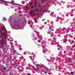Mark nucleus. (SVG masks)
Returning <instances> with one entry per match:
<instances>
[{"mask_svg": "<svg viewBox=\"0 0 75 75\" xmlns=\"http://www.w3.org/2000/svg\"><path fill=\"white\" fill-rule=\"evenodd\" d=\"M30 26L31 27L32 29H33L34 28V25H30Z\"/></svg>", "mask_w": 75, "mask_h": 75, "instance_id": "obj_6", "label": "nucleus"}, {"mask_svg": "<svg viewBox=\"0 0 75 75\" xmlns=\"http://www.w3.org/2000/svg\"><path fill=\"white\" fill-rule=\"evenodd\" d=\"M0 38H1L2 39V40H0L1 42H4V40L6 39V37H4V35L1 32H0Z\"/></svg>", "mask_w": 75, "mask_h": 75, "instance_id": "obj_1", "label": "nucleus"}, {"mask_svg": "<svg viewBox=\"0 0 75 75\" xmlns=\"http://www.w3.org/2000/svg\"><path fill=\"white\" fill-rule=\"evenodd\" d=\"M35 11V10H34L33 11H31V15H32V14H33V15L34 16H35V14H34V12Z\"/></svg>", "mask_w": 75, "mask_h": 75, "instance_id": "obj_3", "label": "nucleus"}, {"mask_svg": "<svg viewBox=\"0 0 75 75\" xmlns=\"http://www.w3.org/2000/svg\"><path fill=\"white\" fill-rule=\"evenodd\" d=\"M8 59H9V58H8Z\"/></svg>", "mask_w": 75, "mask_h": 75, "instance_id": "obj_33", "label": "nucleus"}, {"mask_svg": "<svg viewBox=\"0 0 75 75\" xmlns=\"http://www.w3.org/2000/svg\"><path fill=\"white\" fill-rule=\"evenodd\" d=\"M27 7V8H28V7Z\"/></svg>", "mask_w": 75, "mask_h": 75, "instance_id": "obj_40", "label": "nucleus"}, {"mask_svg": "<svg viewBox=\"0 0 75 75\" xmlns=\"http://www.w3.org/2000/svg\"><path fill=\"white\" fill-rule=\"evenodd\" d=\"M42 27H44V25L42 26Z\"/></svg>", "mask_w": 75, "mask_h": 75, "instance_id": "obj_22", "label": "nucleus"}, {"mask_svg": "<svg viewBox=\"0 0 75 75\" xmlns=\"http://www.w3.org/2000/svg\"><path fill=\"white\" fill-rule=\"evenodd\" d=\"M54 13L53 12H52V13H51L52 14H54Z\"/></svg>", "mask_w": 75, "mask_h": 75, "instance_id": "obj_15", "label": "nucleus"}, {"mask_svg": "<svg viewBox=\"0 0 75 75\" xmlns=\"http://www.w3.org/2000/svg\"><path fill=\"white\" fill-rule=\"evenodd\" d=\"M10 38L11 39V40H12V38H11V37H10Z\"/></svg>", "mask_w": 75, "mask_h": 75, "instance_id": "obj_18", "label": "nucleus"}, {"mask_svg": "<svg viewBox=\"0 0 75 75\" xmlns=\"http://www.w3.org/2000/svg\"><path fill=\"white\" fill-rule=\"evenodd\" d=\"M48 33V34H51V32H49Z\"/></svg>", "mask_w": 75, "mask_h": 75, "instance_id": "obj_16", "label": "nucleus"}, {"mask_svg": "<svg viewBox=\"0 0 75 75\" xmlns=\"http://www.w3.org/2000/svg\"><path fill=\"white\" fill-rule=\"evenodd\" d=\"M67 15H66V16H67Z\"/></svg>", "mask_w": 75, "mask_h": 75, "instance_id": "obj_38", "label": "nucleus"}, {"mask_svg": "<svg viewBox=\"0 0 75 75\" xmlns=\"http://www.w3.org/2000/svg\"><path fill=\"white\" fill-rule=\"evenodd\" d=\"M67 48H68V47H67Z\"/></svg>", "mask_w": 75, "mask_h": 75, "instance_id": "obj_41", "label": "nucleus"}, {"mask_svg": "<svg viewBox=\"0 0 75 75\" xmlns=\"http://www.w3.org/2000/svg\"><path fill=\"white\" fill-rule=\"evenodd\" d=\"M69 37H71V38H73V36L71 35H69Z\"/></svg>", "mask_w": 75, "mask_h": 75, "instance_id": "obj_8", "label": "nucleus"}, {"mask_svg": "<svg viewBox=\"0 0 75 75\" xmlns=\"http://www.w3.org/2000/svg\"><path fill=\"white\" fill-rule=\"evenodd\" d=\"M43 54H44V52H45L44 51V50H43Z\"/></svg>", "mask_w": 75, "mask_h": 75, "instance_id": "obj_13", "label": "nucleus"}, {"mask_svg": "<svg viewBox=\"0 0 75 75\" xmlns=\"http://www.w3.org/2000/svg\"><path fill=\"white\" fill-rule=\"evenodd\" d=\"M33 63H34V62H33Z\"/></svg>", "mask_w": 75, "mask_h": 75, "instance_id": "obj_37", "label": "nucleus"}, {"mask_svg": "<svg viewBox=\"0 0 75 75\" xmlns=\"http://www.w3.org/2000/svg\"><path fill=\"white\" fill-rule=\"evenodd\" d=\"M65 39H64V41H65Z\"/></svg>", "mask_w": 75, "mask_h": 75, "instance_id": "obj_31", "label": "nucleus"}, {"mask_svg": "<svg viewBox=\"0 0 75 75\" xmlns=\"http://www.w3.org/2000/svg\"><path fill=\"white\" fill-rule=\"evenodd\" d=\"M59 75H61V74H59Z\"/></svg>", "mask_w": 75, "mask_h": 75, "instance_id": "obj_26", "label": "nucleus"}, {"mask_svg": "<svg viewBox=\"0 0 75 75\" xmlns=\"http://www.w3.org/2000/svg\"><path fill=\"white\" fill-rule=\"evenodd\" d=\"M50 16H52V13H51L50 14Z\"/></svg>", "mask_w": 75, "mask_h": 75, "instance_id": "obj_11", "label": "nucleus"}, {"mask_svg": "<svg viewBox=\"0 0 75 75\" xmlns=\"http://www.w3.org/2000/svg\"><path fill=\"white\" fill-rule=\"evenodd\" d=\"M1 1V0H0V1Z\"/></svg>", "mask_w": 75, "mask_h": 75, "instance_id": "obj_28", "label": "nucleus"}, {"mask_svg": "<svg viewBox=\"0 0 75 75\" xmlns=\"http://www.w3.org/2000/svg\"><path fill=\"white\" fill-rule=\"evenodd\" d=\"M1 2L2 4H5V5H6V3H7V1H3L2 0H1Z\"/></svg>", "mask_w": 75, "mask_h": 75, "instance_id": "obj_2", "label": "nucleus"}, {"mask_svg": "<svg viewBox=\"0 0 75 75\" xmlns=\"http://www.w3.org/2000/svg\"><path fill=\"white\" fill-rule=\"evenodd\" d=\"M20 50H22V49H20Z\"/></svg>", "mask_w": 75, "mask_h": 75, "instance_id": "obj_23", "label": "nucleus"}, {"mask_svg": "<svg viewBox=\"0 0 75 75\" xmlns=\"http://www.w3.org/2000/svg\"><path fill=\"white\" fill-rule=\"evenodd\" d=\"M49 28L51 30H52V31H54V30H52V29H51V27L50 26Z\"/></svg>", "mask_w": 75, "mask_h": 75, "instance_id": "obj_9", "label": "nucleus"}, {"mask_svg": "<svg viewBox=\"0 0 75 75\" xmlns=\"http://www.w3.org/2000/svg\"><path fill=\"white\" fill-rule=\"evenodd\" d=\"M35 23H37V22H36L35 21Z\"/></svg>", "mask_w": 75, "mask_h": 75, "instance_id": "obj_35", "label": "nucleus"}, {"mask_svg": "<svg viewBox=\"0 0 75 75\" xmlns=\"http://www.w3.org/2000/svg\"><path fill=\"white\" fill-rule=\"evenodd\" d=\"M42 49H43V48H42Z\"/></svg>", "mask_w": 75, "mask_h": 75, "instance_id": "obj_42", "label": "nucleus"}, {"mask_svg": "<svg viewBox=\"0 0 75 75\" xmlns=\"http://www.w3.org/2000/svg\"><path fill=\"white\" fill-rule=\"evenodd\" d=\"M4 70H6V68H4Z\"/></svg>", "mask_w": 75, "mask_h": 75, "instance_id": "obj_14", "label": "nucleus"}, {"mask_svg": "<svg viewBox=\"0 0 75 75\" xmlns=\"http://www.w3.org/2000/svg\"><path fill=\"white\" fill-rule=\"evenodd\" d=\"M44 20H45V19H43V20H42V21H44Z\"/></svg>", "mask_w": 75, "mask_h": 75, "instance_id": "obj_21", "label": "nucleus"}, {"mask_svg": "<svg viewBox=\"0 0 75 75\" xmlns=\"http://www.w3.org/2000/svg\"><path fill=\"white\" fill-rule=\"evenodd\" d=\"M6 4L5 5H6V6H9L10 5V2L6 1Z\"/></svg>", "mask_w": 75, "mask_h": 75, "instance_id": "obj_4", "label": "nucleus"}, {"mask_svg": "<svg viewBox=\"0 0 75 75\" xmlns=\"http://www.w3.org/2000/svg\"><path fill=\"white\" fill-rule=\"evenodd\" d=\"M70 42H72L70 41Z\"/></svg>", "mask_w": 75, "mask_h": 75, "instance_id": "obj_30", "label": "nucleus"}, {"mask_svg": "<svg viewBox=\"0 0 75 75\" xmlns=\"http://www.w3.org/2000/svg\"><path fill=\"white\" fill-rule=\"evenodd\" d=\"M38 33L39 34V32H38Z\"/></svg>", "mask_w": 75, "mask_h": 75, "instance_id": "obj_36", "label": "nucleus"}, {"mask_svg": "<svg viewBox=\"0 0 75 75\" xmlns=\"http://www.w3.org/2000/svg\"><path fill=\"white\" fill-rule=\"evenodd\" d=\"M38 66H39V67H40V68H41V65H38Z\"/></svg>", "mask_w": 75, "mask_h": 75, "instance_id": "obj_12", "label": "nucleus"}, {"mask_svg": "<svg viewBox=\"0 0 75 75\" xmlns=\"http://www.w3.org/2000/svg\"><path fill=\"white\" fill-rule=\"evenodd\" d=\"M68 50L69 51V49H68Z\"/></svg>", "mask_w": 75, "mask_h": 75, "instance_id": "obj_34", "label": "nucleus"}, {"mask_svg": "<svg viewBox=\"0 0 75 75\" xmlns=\"http://www.w3.org/2000/svg\"><path fill=\"white\" fill-rule=\"evenodd\" d=\"M34 20H37V19H36V18H34Z\"/></svg>", "mask_w": 75, "mask_h": 75, "instance_id": "obj_17", "label": "nucleus"}, {"mask_svg": "<svg viewBox=\"0 0 75 75\" xmlns=\"http://www.w3.org/2000/svg\"><path fill=\"white\" fill-rule=\"evenodd\" d=\"M16 4H16H16V3H15V4Z\"/></svg>", "mask_w": 75, "mask_h": 75, "instance_id": "obj_25", "label": "nucleus"}, {"mask_svg": "<svg viewBox=\"0 0 75 75\" xmlns=\"http://www.w3.org/2000/svg\"><path fill=\"white\" fill-rule=\"evenodd\" d=\"M71 74H73V72H71Z\"/></svg>", "mask_w": 75, "mask_h": 75, "instance_id": "obj_24", "label": "nucleus"}, {"mask_svg": "<svg viewBox=\"0 0 75 75\" xmlns=\"http://www.w3.org/2000/svg\"><path fill=\"white\" fill-rule=\"evenodd\" d=\"M11 46L12 47V48H13L14 47V46L13 45L11 44Z\"/></svg>", "mask_w": 75, "mask_h": 75, "instance_id": "obj_10", "label": "nucleus"}, {"mask_svg": "<svg viewBox=\"0 0 75 75\" xmlns=\"http://www.w3.org/2000/svg\"><path fill=\"white\" fill-rule=\"evenodd\" d=\"M11 41H13V40H10V41H11Z\"/></svg>", "mask_w": 75, "mask_h": 75, "instance_id": "obj_27", "label": "nucleus"}, {"mask_svg": "<svg viewBox=\"0 0 75 75\" xmlns=\"http://www.w3.org/2000/svg\"><path fill=\"white\" fill-rule=\"evenodd\" d=\"M28 75H31V74H28Z\"/></svg>", "mask_w": 75, "mask_h": 75, "instance_id": "obj_20", "label": "nucleus"}, {"mask_svg": "<svg viewBox=\"0 0 75 75\" xmlns=\"http://www.w3.org/2000/svg\"><path fill=\"white\" fill-rule=\"evenodd\" d=\"M1 29L2 30V31H5L6 29L5 28H4V27H2L1 28Z\"/></svg>", "mask_w": 75, "mask_h": 75, "instance_id": "obj_5", "label": "nucleus"}, {"mask_svg": "<svg viewBox=\"0 0 75 75\" xmlns=\"http://www.w3.org/2000/svg\"><path fill=\"white\" fill-rule=\"evenodd\" d=\"M12 3H13V2L12 1Z\"/></svg>", "mask_w": 75, "mask_h": 75, "instance_id": "obj_39", "label": "nucleus"}, {"mask_svg": "<svg viewBox=\"0 0 75 75\" xmlns=\"http://www.w3.org/2000/svg\"><path fill=\"white\" fill-rule=\"evenodd\" d=\"M68 41V40H67V41Z\"/></svg>", "mask_w": 75, "mask_h": 75, "instance_id": "obj_29", "label": "nucleus"}, {"mask_svg": "<svg viewBox=\"0 0 75 75\" xmlns=\"http://www.w3.org/2000/svg\"><path fill=\"white\" fill-rule=\"evenodd\" d=\"M13 51H14V49H13Z\"/></svg>", "mask_w": 75, "mask_h": 75, "instance_id": "obj_32", "label": "nucleus"}, {"mask_svg": "<svg viewBox=\"0 0 75 75\" xmlns=\"http://www.w3.org/2000/svg\"><path fill=\"white\" fill-rule=\"evenodd\" d=\"M13 69V68H12L11 67V69H10V70H11V69Z\"/></svg>", "mask_w": 75, "mask_h": 75, "instance_id": "obj_19", "label": "nucleus"}, {"mask_svg": "<svg viewBox=\"0 0 75 75\" xmlns=\"http://www.w3.org/2000/svg\"><path fill=\"white\" fill-rule=\"evenodd\" d=\"M3 21H6V18H5L3 17Z\"/></svg>", "mask_w": 75, "mask_h": 75, "instance_id": "obj_7", "label": "nucleus"}]
</instances>
